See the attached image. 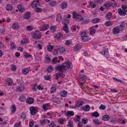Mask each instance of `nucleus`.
<instances>
[{
    "label": "nucleus",
    "instance_id": "nucleus-17",
    "mask_svg": "<svg viewBox=\"0 0 127 127\" xmlns=\"http://www.w3.org/2000/svg\"><path fill=\"white\" fill-rule=\"evenodd\" d=\"M82 110L85 111H88L90 109L89 105H86L84 106L82 108Z\"/></svg>",
    "mask_w": 127,
    "mask_h": 127
},
{
    "label": "nucleus",
    "instance_id": "nucleus-63",
    "mask_svg": "<svg viewBox=\"0 0 127 127\" xmlns=\"http://www.w3.org/2000/svg\"><path fill=\"white\" fill-rule=\"evenodd\" d=\"M37 88L39 90H42L43 89V88L42 87H41L40 85L37 87Z\"/></svg>",
    "mask_w": 127,
    "mask_h": 127
},
{
    "label": "nucleus",
    "instance_id": "nucleus-50",
    "mask_svg": "<svg viewBox=\"0 0 127 127\" xmlns=\"http://www.w3.org/2000/svg\"><path fill=\"white\" fill-rule=\"evenodd\" d=\"M42 9L39 8L37 7L35 10V11L37 12H41L42 11Z\"/></svg>",
    "mask_w": 127,
    "mask_h": 127
},
{
    "label": "nucleus",
    "instance_id": "nucleus-44",
    "mask_svg": "<svg viewBox=\"0 0 127 127\" xmlns=\"http://www.w3.org/2000/svg\"><path fill=\"white\" fill-rule=\"evenodd\" d=\"M57 58L55 57L51 61V62L54 64H55L57 63Z\"/></svg>",
    "mask_w": 127,
    "mask_h": 127
},
{
    "label": "nucleus",
    "instance_id": "nucleus-28",
    "mask_svg": "<svg viewBox=\"0 0 127 127\" xmlns=\"http://www.w3.org/2000/svg\"><path fill=\"white\" fill-rule=\"evenodd\" d=\"M62 9H64L66 8L67 6V3L66 2H64L61 4Z\"/></svg>",
    "mask_w": 127,
    "mask_h": 127
},
{
    "label": "nucleus",
    "instance_id": "nucleus-14",
    "mask_svg": "<svg viewBox=\"0 0 127 127\" xmlns=\"http://www.w3.org/2000/svg\"><path fill=\"white\" fill-rule=\"evenodd\" d=\"M112 3L108 1L106 3L104 4L103 5V7L106 9H108L109 7L111 5H112Z\"/></svg>",
    "mask_w": 127,
    "mask_h": 127
},
{
    "label": "nucleus",
    "instance_id": "nucleus-64",
    "mask_svg": "<svg viewBox=\"0 0 127 127\" xmlns=\"http://www.w3.org/2000/svg\"><path fill=\"white\" fill-rule=\"evenodd\" d=\"M49 126L51 127H55L56 125L54 123H51L49 124Z\"/></svg>",
    "mask_w": 127,
    "mask_h": 127
},
{
    "label": "nucleus",
    "instance_id": "nucleus-26",
    "mask_svg": "<svg viewBox=\"0 0 127 127\" xmlns=\"http://www.w3.org/2000/svg\"><path fill=\"white\" fill-rule=\"evenodd\" d=\"M93 123L95 125H98L100 124V122L97 119H95L93 120Z\"/></svg>",
    "mask_w": 127,
    "mask_h": 127
},
{
    "label": "nucleus",
    "instance_id": "nucleus-6",
    "mask_svg": "<svg viewBox=\"0 0 127 127\" xmlns=\"http://www.w3.org/2000/svg\"><path fill=\"white\" fill-rule=\"evenodd\" d=\"M30 110L31 114L32 115H35L37 112V109L35 108V107L33 106L30 108Z\"/></svg>",
    "mask_w": 127,
    "mask_h": 127
},
{
    "label": "nucleus",
    "instance_id": "nucleus-12",
    "mask_svg": "<svg viewBox=\"0 0 127 127\" xmlns=\"http://www.w3.org/2000/svg\"><path fill=\"white\" fill-rule=\"evenodd\" d=\"M118 13L121 16H125L126 15L127 13L124 12L121 8H119L118 9Z\"/></svg>",
    "mask_w": 127,
    "mask_h": 127
},
{
    "label": "nucleus",
    "instance_id": "nucleus-49",
    "mask_svg": "<svg viewBox=\"0 0 127 127\" xmlns=\"http://www.w3.org/2000/svg\"><path fill=\"white\" fill-rule=\"evenodd\" d=\"M71 43V39L66 40L65 42L66 44L67 45H69Z\"/></svg>",
    "mask_w": 127,
    "mask_h": 127
},
{
    "label": "nucleus",
    "instance_id": "nucleus-10",
    "mask_svg": "<svg viewBox=\"0 0 127 127\" xmlns=\"http://www.w3.org/2000/svg\"><path fill=\"white\" fill-rule=\"evenodd\" d=\"M64 113L66 116H72L74 115V114L73 111H64Z\"/></svg>",
    "mask_w": 127,
    "mask_h": 127
},
{
    "label": "nucleus",
    "instance_id": "nucleus-33",
    "mask_svg": "<svg viewBox=\"0 0 127 127\" xmlns=\"http://www.w3.org/2000/svg\"><path fill=\"white\" fill-rule=\"evenodd\" d=\"M22 71L23 73L25 75L28 74L29 72L27 68L23 69Z\"/></svg>",
    "mask_w": 127,
    "mask_h": 127
},
{
    "label": "nucleus",
    "instance_id": "nucleus-47",
    "mask_svg": "<svg viewBox=\"0 0 127 127\" xmlns=\"http://www.w3.org/2000/svg\"><path fill=\"white\" fill-rule=\"evenodd\" d=\"M88 119L86 118H84L82 119V122L85 124H87L88 123Z\"/></svg>",
    "mask_w": 127,
    "mask_h": 127
},
{
    "label": "nucleus",
    "instance_id": "nucleus-41",
    "mask_svg": "<svg viewBox=\"0 0 127 127\" xmlns=\"http://www.w3.org/2000/svg\"><path fill=\"white\" fill-rule=\"evenodd\" d=\"M92 116L95 117H97L99 116V115L97 112H95L92 115Z\"/></svg>",
    "mask_w": 127,
    "mask_h": 127
},
{
    "label": "nucleus",
    "instance_id": "nucleus-34",
    "mask_svg": "<svg viewBox=\"0 0 127 127\" xmlns=\"http://www.w3.org/2000/svg\"><path fill=\"white\" fill-rule=\"evenodd\" d=\"M19 100L21 101H25L26 98L23 95H21L19 98Z\"/></svg>",
    "mask_w": 127,
    "mask_h": 127
},
{
    "label": "nucleus",
    "instance_id": "nucleus-4",
    "mask_svg": "<svg viewBox=\"0 0 127 127\" xmlns=\"http://www.w3.org/2000/svg\"><path fill=\"white\" fill-rule=\"evenodd\" d=\"M81 37L82 40L84 42H87L89 39V37L87 34V33L86 32H82L81 34Z\"/></svg>",
    "mask_w": 127,
    "mask_h": 127
},
{
    "label": "nucleus",
    "instance_id": "nucleus-9",
    "mask_svg": "<svg viewBox=\"0 0 127 127\" xmlns=\"http://www.w3.org/2000/svg\"><path fill=\"white\" fill-rule=\"evenodd\" d=\"M65 48L62 46H60L58 49V51L61 53H64L65 52Z\"/></svg>",
    "mask_w": 127,
    "mask_h": 127
},
{
    "label": "nucleus",
    "instance_id": "nucleus-59",
    "mask_svg": "<svg viewBox=\"0 0 127 127\" xmlns=\"http://www.w3.org/2000/svg\"><path fill=\"white\" fill-rule=\"evenodd\" d=\"M105 25L106 26H109L111 25V22L109 21H108L105 22Z\"/></svg>",
    "mask_w": 127,
    "mask_h": 127
},
{
    "label": "nucleus",
    "instance_id": "nucleus-48",
    "mask_svg": "<svg viewBox=\"0 0 127 127\" xmlns=\"http://www.w3.org/2000/svg\"><path fill=\"white\" fill-rule=\"evenodd\" d=\"M82 104V102L81 101H79L76 104V106L77 107H79L81 106Z\"/></svg>",
    "mask_w": 127,
    "mask_h": 127
},
{
    "label": "nucleus",
    "instance_id": "nucleus-43",
    "mask_svg": "<svg viewBox=\"0 0 127 127\" xmlns=\"http://www.w3.org/2000/svg\"><path fill=\"white\" fill-rule=\"evenodd\" d=\"M67 126L68 127H73V123L70 121H69Z\"/></svg>",
    "mask_w": 127,
    "mask_h": 127
},
{
    "label": "nucleus",
    "instance_id": "nucleus-56",
    "mask_svg": "<svg viewBox=\"0 0 127 127\" xmlns=\"http://www.w3.org/2000/svg\"><path fill=\"white\" fill-rule=\"evenodd\" d=\"M73 27V28H72V29L74 31H76V29H77V31H78L80 28V27H78L77 26H76L74 27Z\"/></svg>",
    "mask_w": 127,
    "mask_h": 127
},
{
    "label": "nucleus",
    "instance_id": "nucleus-60",
    "mask_svg": "<svg viewBox=\"0 0 127 127\" xmlns=\"http://www.w3.org/2000/svg\"><path fill=\"white\" fill-rule=\"evenodd\" d=\"M52 100L54 102H57L58 101L59 99L58 98L55 97H53V98Z\"/></svg>",
    "mask_w": 127,
    "mask_h": 127
},
{
    "label": "nucleus",
    "instance_id": "nucleus-13",
    "mask_svg": "<svg viewBox=\"0 0 127 127\" xmlns=\"http://www.w3.org/2000/svg\"><path fill=\"white\" fill-rule=\"evenodd\" d=\"M120 30L118 27H115L112 30L113 33L115 35L119 33L120 32Z\"/></svg>",
    "mask_w": 127,
    "mask_h": 127
},
{
    "label": "nucleus",
    "instance_id": "nucleus-40",
    "mask_svg": "<svg viewBox=\"0 0 127 127\" xmlns=\"http://www.w3.org/2000/svg\"><path fill=\"white\" fill-rule=\"evenodd\" d=\"M28 41V39H26L23 40H21V43L22 44H24L25 43H27Z\"/></svg>",
    "mask_w": 127,
    "mask_h": 127
},
{
    "label": "nucleus",
    "instance_id": "nucleus-52",
    "mask_svg": "<svg viewBox=\"0 0 127 127\" xmlns=\"http://www.w3.org/2000/svg\"><path fill=\"white\" fill-rule=\"evenodd\" d=\"M10 44L11 46L10 48H11L13 49L15 47V46L14 42H11Z\"/></svg>",
    "mask_w": 127,
    "mask_h": 127
},
{
    "label": "nucleus",
    "instance_id": "nucleus-2",
    "mask_svg": "<svg viewBox=\"0 0 127 127\" xmlns=\"http://www.w3.org/2000/svg\"><path fill=\"white\" fill-rule=\"evenodd\" d=\"M32 37L34 39H39L41 37L42 35L41 33L38 31H35L32 33Z\"/></svg>",
    "mask_w": 127,
    "mask_h": 127
},
{
    "label": "nucleus",
    "instance_id": "nucleus-29",
    "mask_svg": "<svg viewBox=\"0 0 127 127\" xmlns=\"http://www.w3.org/2000/svg\"><path fill=\"white\" fill-rule=\"evenodd\" d=\"M100 21V19L99 18H95L92 20V22L93 23H96L99 22Z\"/></svg>",
    "mask_w": 127,
    "mask_h": 127
},
{
    "label": "nucleus",
    "instance_id": "nucleus-53",
    "mask_svg": "<svg viewBox=\"0 0 127 127\" xmlns=\"http://www.w3.org/2000/svg\"><path fill=\"white\" fill-rule=\"evenodd\" d=\"M63 34L61 33H59L57 34L56 35V38L57 39L61 37L62 36Z\"/></svg>",
    "mask_w": 127,
    "mask_h": 127
},
{
    "label": "nucleus",
    "instance_id": "nucleus-36",
    "mask_svg": "<svg viewBox=\"0 0 127 127\" xmlns=\"http://www.w3.org/2000/svg\"><path fill=\"white\" fill-rule=\"evenodd\" d=\"M24 56H25V58H32V55H30L28 54V53H26V52L25 53Z\"/></svg>",
    "mask_w": 127,
    "mask_h": 127
},
{
    "label": "nucleus",
    "instance_id": "nucleus-31",
    "mask_svg": "<svg viewBox=\"0 0 127 127\" xmlns=\"http://www.w3.org/2000/svg\"><path fill=\"white\" fill-rule=\"evenodd\" d=\"M6 8L7 11H10L12 9V5L10 4H8L6 5Z\"/></svg>",
    "mask_w": 127,
    "mask_h": 127
},
{
    "label": "nucleus",
    "instance_id": "nucleus-20",
    "mask_svg": "<svg viewBox=\"0 0 127 127\" xmlns=\"http://www.w3.org/2000/svg\"><path fill=\"white\" fill-rule=\"evenodd\" d=\"M13 83L12 81L11 80V78H8L7 79L6 83L7 85L10 86V85L12 84Z\"/></svg>",
    "mask_w": 127,
    "mask_h": 127
},
{
    "label": "nucleus",
    "instance_id": "nucleus-37",
    "mask_svg": "<svg viewBox=\"0 0 127 127\" xmlns=\"http://www.w3.org/2000/svg\"><path fill=\"white\" fill-rule=\"evenodd\" d=\"M50 5L51 6H55L56 5L57 3L54 1H52L50 3Z\"/></svg>",
    "mask_w": 127,
    "mask_h": 127
},
{
    "label": "nucleus",
    "instance_id": "nucleus-42",
    "mask_svg": "<svg viewBox=\"0 0 127 127\" xmlns=\"http://www.w3.org/2000/svg\"><path fill=\"white\" fill-rule=\"evenodd\" d=\"M56 88L54 86L51 88L50 89V92L51 93H53L55 92L56 91Z\"/></svg>",
    "mask_w": 127,
    "mask_h": 127
},
{
    "label": "nucleus",
    "instance_id": "nucleus-46",
    "mask_svg": "<svg viewBox=\"0 0 127 127\" xmlns=\"http://www.w3.org/2000/svg\"><path fill=\"white\" fill-rule=\"evenodd\" d=\"M24 90V87H19L17 89V91L22 92Z\"/></svg>",
    "mask_w": 127,
    "mask_h": 127
},
{
    "label": "nucleus",
    "instance_id": "nucleus-32",
    "mask_svg": "<svg viewBox=\"0 0 127 127\" xmlns=\"http://www.w3.org/2000/svg\"><path fill=\"white\" fill-rule=\"evenodd\" d=\"M107 18L109 20H111L112 19V13L111 12H109L108 13L106 16Z\"/></svg>",
    "mask_w": 127,
    "mask_h": 127
},
{
    "label": "nucleus",
    "instance_id": "nucleus-35",
    "mask_svg": "<svg viewBox=\"0 0 127 127\" xmlns=\"http://www.w3.org/2000/svg\"><path fill=\"white\" fill-rule=\"evenodd\" d=\"M122 8L125 12H127V5H123L122 6Z\"/></svg>",
    "mask_w": 127,
    "mask_h": 127
},
{
    "label": "nucleus",
    "instance_id": "nucleus-54",
    "mask_svg": "<svg viewBox=\"0 0 127 127\" xmlns=\"http://www.w3.org/2000/svg\"><path fill=\"white\" fill-rule=\"evenodd\" d=\"M12 112L13 113L15 112L16 110V107L14 105H13L12 106Z\"/></svg>",
    "mask_w": 127,
    "mask_h": 127
},
{
    "label": "nucleus",
    "instance_id": "nucleus-25",
    "mask_svg": "<svg viewBox=\"0 0 127 127\" xmlns=\"http://www.w3.org/2000/svg\"><path fill=\"white\" fill-rule=\"evenodd\" d=\"M49 27V25L48 24H44L43 25V27L42 28H40V30L43 31L47 30Z\"/></svg>",
    "mask_w": 127,
    "mask_h": 127
},
{
    "label": "nucleus",
    "instance_id": "nucleus-62",
    "mask_svg": "<svg viewBox=\"0 0 127 127\" xmlns=\"http://www.w3.org/2000/svg\"><path fill=\"white\" fill-rule=\"evenodd\" d=\"M34 122V121H30L29 123V126L30 127H33V125Z\"/></svg>",
    "mask_w": 127,
    "mask_h": 127
},
{
    "label": "nucleus",
    "instance_id": "nucleus-15",
    "mask_svg": "<svg viewBox=\"0 0 127 127\" xmlns=\"http://www.w3.org/2000/svg\"><path fill=\"white\" fill-rule=\"evenodd\" d=\"M17 7L18 9L21 12H23L25 11L24 7L21 4L18 5Z\"/></svg>",
    "mask_w": 127,
    "mask_h": 127
},
{
    "label": "nucleus",
    "instance_id": "nucleus-45",
    "mask_svg": "<svg viewBox=\"0 0 127 127\" xmlns=\"http://www.w3.org/2000/svg\"><path fill=\"white\" fill-rule=\"evenodd\" d=\"M53 48V47L52 45L48 46H47V49L48 51L51 52Z\"/></svg>",
    "mask_w": 127,
    "mask_h": 127
},
{
    "label": "nucleus",
    "instance_id": "nucleus-18",
    "mask_svg": "<svg viewBox=\"0 0 127 127\" xmlns=\"http://www.w3.org/2000/svg\"><path fill=\"white\" fill-rule=\"evenodd\" d=\"M95 28L94 26H93L90 28V34L93 35L95 33Z\"/></svg>",
    "mask_w": 127,
    "mask_h": 127
},
{
    "label": "nucleus",
    "instance_id": "nucleus-22",
    "mask_svg": "<svg viewBox=\"0 0 127 127\" xmlns=\"http://www.w3.org/2000/svg\"><path fill=\"white\" fill-rule=\"evenodd\" d=\"M49 106V103H46L43 105L42 108L44 111H46L48 109Z\"/></svg>",
    "mask_w": 127,
    "mask_h": 127
},
{
    "label": "nucleus",
    "instance_id": "nucleus-21",
    "mask_svg": "<svg viewBox=\"0 0 127 127\" xmlns=\"http://www.w3.org/2000/svg\"><path fill=\"white\" fill-rule=\"evenodd\" d=\"M101 53L105 56L106 57L109 55L108 51L106 49H105L100 52Z\"/></svg>",
    "mask_w": 127,
    "mask_h": 127
},
{
    "label": "nucleus",
    "instance_id": "nucleus-57",
    "mask_svg": "<svg viewBox=\"0 0 127 127\" xmlns=\"http://www.w3.org/2000/svg\"><path fill=\"white\" fill-rule=\"evenodd\" d=\"M53 67L52 66H50L47 69V72L50 73Z\"/></svg>",
    "mask_w": 127,
    "mask_h": 127
},
{
    "label": "nucleus",
    "instance_id": "nucleus-27",
    "mask_svg": "<svg viewBox=\"0 0 127 127\" xmlns=\"http://www.w3.org/2000/svg\"><path fill=\"white\" fill-rule=\"evenodd\" d=\"M20 26L18 24L14 23V24L12 26V28L14 30H17L19 28Z\"/></svg>",
    "mask_w": 127,
    "mask_h": 127
},
{
    "label": "nucleus",
    "instance_id": "nucleus-39",
    "mask_svg": "<svg viewBox=\"0 0 127 127\" xmlns=\"http://www.w3.org/2000/svg\"><path fill=\"white\" fill-rule=\"evenodd\" d=\"M62 19V17L60 14L57 15L56 17V20L59 22Z\"/></svg>",
    "mask_w": 127,
    "mask_h": 127
},
{
    "label": "nucleus",
    "instance_id": "nucleus-30",
    "mask_svg": "<svg viewBox=\"0 0 127 127\" xmlns=\"http://www.w3.org/2000/svg\"><path fill=\"white\" fill-rule=\"evenodd\" d=\"M81 46L79 44H77L74 47V50L75 51H77L78 50H79L81 48Z\"/></svg>",
    "mask_w": 127,
    "mask_h": 127
},
{
    "label": "nucleus",
    "instance_id": "nucleus-55",
    "mask_svg": "<svg viewBox=\"0 0 127 127\" xmlns=\"http://www.w3.org/2000/svg\"><path fill=\"white\" fill-rule=\"evenodd\" d=\"M26 28L28 31H31L33 29V27L32 26H27Z\"/></svg>",
    "mask_w": 127,
    "mask_h": 127
},
{
    "label": "nucleus",
    "instance_id": "nucleus-8",
    "mask_svg": "<svg viewBox=\"0 0 127 127\" xmlns=\"http://www.w3.org/2000/svg\"><path fill=\"white\" fill-rule=\"evenodd\" d=\"M31 14L30 12H26L23 16V18L26 20L29 19L31 17Z\"/></svg>",
    "mask_w": 127,
    "mask_h": 127
},
{
    "label": "nucleus",
    "instance_id": "nucleus-5",
    "mask_svg": "<svg viewBox=\"0 0 127 127\" xmlns=\"http://www.w3.org/2000/svg\"><path fill=\"white\" fill-rule=\"evenodd\" d=\"M63 22H64L65 24L63 27V29L66 33H68V28L67 24V23H68L69 22L67 20H65Z\"/></svg>",
    "mask_w": 127,
    "mask_h": 127
},
{
    "label": "nucleus",
    "instance_id": "nucleus-11",
    "mask_svg": "<svg viewBox=\"0 0 127 127\" xmlns=\"http://www.w3.org/2000/svg\"><path fill=\"white\" fill-rule=\"evenodd\" d=\"M60 95L61 96L65 97L66 96L67 93L65 90H63L61 91L59 93Z\"/></svg>",
    "mask_w": 127,
    "mask_h": 127
},
{
    "label": "nucleus",
    "instance_id": "nucleus-23",
    "mask_svg": "<svg viewBox=\"0 0 127 127\" xmlns=\"http://www.w3.org/2000/svg\"><path fill=\"white\" fill-rule=\"evenodd\" d=\"M56 79L57 80H58V78H63L65 76L64 75L63 73L61 74L57 73L56 74Z\"/></svg>",
    "mask_w": 127,
    "mask_h": 127
},
{
    "label": "nucleus",
    "instance_id": "nucleus-51",
    "mask_svg": "<svg viewBox=\"0 0 127 127\" xmlns=\"http://www.w3.org/2000/svg\"><path fill=\"white\" fill-rule=\"evenodd\" d=\"M90 4L91 5V8H94L96 6V4L93 2H90Z\"/></svg>",
    "mask_w": 127,
    "mask_h": 127
},
{
    "label": "nucleus",
    "instance_id": "nucleus-16",
    "mask_svg": "<svg viewBox=\"0 0 127 127\" xmlns=\"http://www.w3.org/2000/svg\"><path fill=\"white\" fill-rule=\"evenodd\" d=\"M26 114L24 112H22L19 115V118L20 119L24 120L26 118Z\"/></svg>",
    "mask_w": 127,
    "mask_h": 127
},
{
    "label": "nucleus",
    "instance_id": "nucleus-24",
    "mask_svg": "<svg viewBox=\"0 0 127 127\" xmlns=\"http://www.w3.org/2000/svg\"><path fill=\"white\" fill-rule=\"evenodd\" d=\"M110 119L109 116L107 115H103L102 117V119L104 121H107L108 120Z\"/></svg>",
    "mask_w": 127,
    "mask_h": 127
},
{
    "label": "nucleus",
    "instance_id": "nucleus-3",
    "mask_svg": "<svg viewBox=\"0 0 127 127\" xmlns=\"http://www.w3.org/2000/svg\"><path fill=\"white\" fill-rule=\"evenodd\" d=\"M73 18H75V20L77 21H80L82 20L83 18L81 15L78 14L76 12H73L72 13Z\"/></svg>",
    "mask_w": 127,
    "mask_h": 127
},
{
    "label": "nucleus",
    "instance_id": "nucleus-58",
    "mask_svg": "<svg viewBox=\"0 0 127 127\" xmlns=\"http://www.w3.org/2000/svg\"><path fill=\"white\" fill-rule=\"evenodd\" d=\"M21 122L19 121L18 123L16 124L14 126V127H19L21 125Z\"/></svg>",
    "mask_w": 127,
    "mask_h": 127
},
{
    "label": "nucleus",
    "instance_id": "nucleus-38",
    "mask_svg": "<svg viewBox=\"0 0 127 127\" xmlns=\"http://www.w3.org/2000/svg\"><path fill=\"white\" fill-rule=\"evenodd\" d=\"M56 26H52L50 28V30L53 32L56 31Z\"/></svg>",
    "mask_w": 127,
    "mask_h": 127
},
{
    "label": "nucleus",
    "instance_id": "nucleus-7",
    "mask_svg": "<svg viewBox=\"0 0 127 127\" xmlns=\"http://www.w3.org/2000/svg\"><path fill=\"white\" fill-rule=\"evenodd\" d=\"M39 0H35L33 1L31 3V6L32 7L34 8H36L38 5H39Z\"/></svg>",
    "mask_w": 127,
    "mask_h": 127
},
{
    "label": "nucleus",
    "instance_id": "nucleus-1",
    "mask_svg": "<svg viewBox=\"0 0 127 127\" xmlns=\"http://www.w3.org/2000/svg\"><path fill=\"white\" fill-rule=\"evenodd\" d=\"M71 64V63L70 62H65L63 63V65H58L57 68H55V70H58L62 72H65L67 69L70 68Z\"/></svg>",
    "mask_w": 127,
    "mask_h": 127
},
{
    "label": "nucleus",
    "instance_id": "nucleus-19",
    "mask_svg": "<svg viewBox=\"0 0 127 127\" xmlns=\"http://www.w3.org/2000/svg\"><path fill=\"white\" fill-rule=\"evenodd\" d=\"M34 101V99L31 97H29L27 99L26 102L29 104H32L33 103Z\"/></svg>",
    "mask_w": 127,
    "mask_h": 127
},
{
    "label": "nucleus",
    "instance_id": "nucleus-61",
    "mask_svg": "<svg viewBox=\"0 0 127 127\" xmlns=\"http://www.w3.org/2000/svg\"><path fill=\"white\" fill-rule=\"evenodd\" d=\"M16 69V66L14 65H12L11 67V69L12 71H14Z\"/></svg>",
    "mask_w": 127,
    "mask_h": 127
}]
</instances>
